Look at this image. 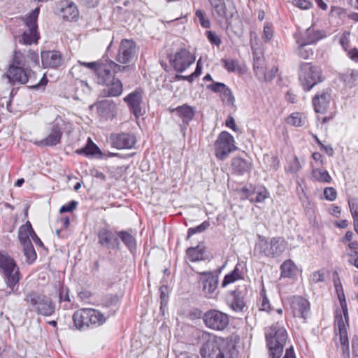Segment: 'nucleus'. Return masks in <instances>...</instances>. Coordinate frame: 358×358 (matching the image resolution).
<instances>
[{"label":"nucleus","mask_w":358,"mask_h":358,"mask_svg":"<svg viewBox=\"0 0 358 358\" xmlns=\"http://www.w3.org/2000/svg\"><path fill=\"white\" fill-rule=\"evenodd\" d=\"M298 76L299 83L305 92H309L324 80L321 68L311 62H300Z\"/></svg>","instance_id":"obj_7"},{"label":"nucleus","mask_w":358,"mask_h":358,"mask_svg":"<svg viewBox=\"0 0 358 358\" xmlns=\"http://www.w3.org/2000/svg\"><path fill=\"white\" fill-rule=\"evenodd\" d=\"M237 149L233 136L225 131L219 134L215 142V155L219 160L225 159L231 152Z\"/></svg>","instance_id":"obj_12"},{"label":"nucleus","mask_w":358,"mask_h":358,"mask_svg":"<svg viewBox=\"0 0 358 358\" xmlns=\"http://www.w3.org/2000/svg\"><path fill=\"white\" fill-rule=\"evenodd\" d=\"M298 48L295 50L296 55L303 59H308L310 58L313 54L314 52L312 48H307V45H302L301 43H297Z\"/></svg>","instance_id":"obj_42"},{"label":"nucleus","mask_w":358,"mask_h":358,"mask_svg":"<svg viewBox=\"0 0 358 358\" xmlns=\"http://www.w3.org/2000/svg\"><path fill=\"white\" fill-rule=\"evenodd\" d=\"M253 164L251 159H245L241 157H234L231 161V173L236 176H243L250 173Z\"/></svg>","instance_id":"obj_24"},{"label":"nucleus","mask_w":358,"mask_h":358,"mask_svg":"<svg viewBox=\"0 0 358 358\" xmlns=\"http://www.w3.org/2000/svg\"><path fill=\"white\" fill-rule=\"evenodd\" d=\"M41 64L43 69H57L64 62L62 53L59 50H43L41 52Z\"/></svg>","instance_id":"obj_17"},{"label":"nucleus","mask_w":358,"mask_h":358,"mask_svg":"<svg viewBox=\"0 0 358 358\" xmlns=\"http://www.w3.org/2000/svg\"><path fill=\"white\" fill-rule=\"evenodd\" d=\"M78 202L76 201L72 200L67 203L63 205L59 210L61 213H71L73 212L78 206Z\"/></svg>","instance_id":"obj_64"},{"label":"nucleus","mask_w":358,"mask_h":358,"mask_svg":"<svg viewBox=\"0 0 358 358\" xmlns=\"http://www.w3.org/2000/svg\"><path fill=\"white\" fill-rule=\"evenodd\" d=\"M132 232V229L120 230L119 241L122 242L129 252L134 256L137 252V240L136 233Z\"/></svg>","instance_id":"obj_25"},{"label":"nucleus","mask_w":358,"mask_h":358,"mask_svg":"<svg viewBox=\"0 0 358 358\" xmlns=\"http://www.w3.org/2000/svg\"><path fill=\"white\" fill-rule=\"evenodd\" d=\"M350 32L348 31H345L339 38V43L343 48L345 51H348V48L350 47Z\"/></svg>","instance_id":"obj_61"},{"label":"nucleus","mask_w":358,"mask_h":358,"mask_svg":"<svg viewBox=\"0 0 358 358\" xmlns=\"http://www.w3.org/2000/svg\"><path fill=\"white\" fill-rule=\"evenodd\" d=\"M172 113H176L182 122L185 124H188L191 120H193L196 111L193 106L188 105L187 103L182 104L171 110Z\"/></svg>","instance_id":"obj_27"},{"label":"nucleus","mask_w":358,"mask_h":358,"mask_svg":"<svg viewBox=\"0 0 358 358\" xmlns=\"http://www.w3.org/2000/svg\"><path fill=\"white\" fill-rule=\"evenodd\" d=\"M27 72V83L30 81L31 83H33L31 85L27 86L29 89H31L32 90H42L44 91L45 89V86L47 85L48 83V79L45 74L43 76L40 81L37 83H34L36 80L37 74L36 72H34L31 69V66L29 65V68Z\"/></svg>","instance_id":"obj_31"},{"label":"nucleus","mask_w":358,"mask_h":358,"mask_svg":"<svg viewBox=\"0 0 358 358\" xmlns=\"http://www.w3.org/2000/svg\"><path fill=\"white\" fill-rule=\"evenodd\" d=\"M292 3L303 10L310 9L313 6V3L309 0H292Z\"/></svg>","instance_id":"obj_63"},{"label":"nucleus","mask_w":358,"mask_h":358,"mask_svg":"<svg viewBox=\"0 0 358 358\" xmlns=\"http://www.w3.org/2000/svg\"><path fill=\"white\" fill-rule=\"evenodd\" d=\"M239 193L241 195L242 199H249L251 202V199H253L256 193V187L251 184L245 185L239 189Z\"/></svg>","instance_id":"obj_44"},{"label":"nucleus","mask_w":358,"mask_h":358,"mask_svg":"<svg viewBox=\"0 0 358 358\" xmlns=\"http://www.w3.org/2000/svg\"><path fill=\"white\" fill-rule=\"evenodd\" d=\"M40 39V34L37 30L29 29V31H24L19 36V43L26 45L33 43L37 44Z\"/></svg>","instance_id":"obj_36"},{"label":"nucleus","mask_w":358,"mask_h":358,"mask_svg":"<svg viewBox=\"0 0 358 358\" xmlns=\"http://www.w3.org/2000/svg\"><path fill=\"white\" fill-rule=\"evenodd\" d=\"M255 196L254 195L253 199H251V203H261L263 202L269 196V192L265 187H260L258 189L256 188Z\"/></svg>","instance_id":"obj_46"},{"label":"nucleus","mask_w":358,"mask_h":358,"mask_svg":"<svg viewBox=\"0 0 358 358\" xmlns=\"http://www.w3.org/2000/svg\"><path fill=\"white\" fill-rule=\"evenodd\" d=\"M221 62L223 64L224 68L229 72L235 71L236 67L238 64L237 61L234 59H222Z\"/></svg>","instance_id":"obj_60"},{"label":"nucleus","mask_w":358,"mask_h":358,"mask_svg":"<svg viewBox=\"0 0 358 358\" xmlns=\"http://www.w3.org/2000/svg\"><path fill=\"white\" fill-rule=\"evenodd\" d=\"M205 35L211 44L220 46L222 43L221 38L214 31H206Z\"/></svg>","instance_id":"obj_57"},{"label":"nucleus","mask_w":358,"mask_h":358,"mask_svg":"<svg viewBox=\"0 0 358 358\" xmlns=\"http://www.w3.org/2000/svg\"><path fill=\"white\" fill-rule=\"evenodd\" d=\"M160 292V308L167 306L169 299V288L167 285L162 284L159 287Z\"/></svg>","instance_id":"obj_47"},{"label":"nucleus","mask_w":358,"mask_h":358,"mask_svg":"<svg viewBox=\"0 0 358 358\" xmlns=\"http://www.w3.org/2000/svg\"><path fill=\"white\" fill-rule=\"evenodd\" d=\"M60 13L65 20H76L78 17V10L76 5L68 0H64L60 2Z\"/></svg>","instance_id":"obj_26"},{"label":"nucleus","mask_w":358,"mask_h":358,"mask_svg":"<svg viewBox=\"0 0 358 358\" xmlns=\"http://www.w3.org/2000/svg\"><path fill=\"white\" fill-rule=\"evenodd\" d=\"M137 46L133 39L124 38L119 46L116 60L120 64H127L136 54Z\"/></svg>","instance_id":"obj_16"},{"label":"nucleus","mask_w":358,"mask_h":358,"mask_svg":"<svg viewBox=\"0 0 358 358\" xmlns=\"http://www.w3.org/2000/svg\"><path fill=\"white\" fill-rule=\"evenodd\" d=\"M29 64L26 56L19 50H15L7 69L6 76L11 85L27 83V72Z\"/></svg>","instance_id":"obj_5"},{"label":"nucleus","mask_w":358,"mask_h":358,"mask_svg":"<svg viewBox=\"0 0 358 358\" xmlns=\"http://www.w3.org/2000/svg\"><path fill=\"white\" fill-rule=\"evenodd\" d=\"M348 203L352 218L358 217V198H350Z\"/></svg>","instance_id":"obj_56"},{"label":"nucleus","mask_w":358,"mask_h":358,"mask_svg":"<svg viewBox=\"0 0 358 358\" xmlns=\"http://www.w3.org/2000/svg\"><path fill=\"white\" fill-rule=\"evenodd\" d=\"M330 101V89H324L321 92H318L312 99V103L315 112L324 114L329 106Z\"/></svg>","instance_id":"obj_20"},{"label":"nucleus","mask_w":358,"mask_h":358,"mask_svg":"<svg viewBox=\"0 0 358 358\" xmlns=\"http://www.w3.org/2000/svg\"><path fill=\"white\" fill-rule=\"evenodd\" d=\"M205 251V248H200L199 245L189 247L186 250V255L192 262H199L205 259V258L203 257Z\"/></svg>","instance_id":"obj_40"},{"label":"nucleus","mask_w":358,"mask_h":358,"mask_svg":"<svg viewBox=\"0 0 358 358\" xmlns=\"http://www.w3.org/2000/svg\"><path fill=\"white\" fill-rule=\"evenodd\" d=\"M143 94L144 90L141 87H136L123 99L128 106L129 112L136 119H138L143 115L142 108Z\"/></svg>","instance_id":"obj_14"},{"label":"nucleus","mask_w":358,"mask_h":358,"mask_svg":"<svg viewBox=\"0 0 358 358\" xmlns=\"http://www.w3.org/2000/svg\"><path fill=\"white\" fill-rule=\"evenodd\" d=\"M199 282L202 284V290L206 296L210 298L218 285V275L211 271L199 272Z\"/></svg>","instance_id":"obj_19"},{"label":"nucleus","mask_w":358,"mask_h":358,"mask_svg":"<svg viewBox=\"0 0 358 358\" xmlns=\"http://www.w3.org/2000/svg\"><path fill=\"white\" fill-rule=\"evenodd\" d=\"M0 273L6 286L10 289L9 294L19 295V282L22 278L20 268L15 259L6 250H0Z\"/></svg>","instance_id":"obj_3"},{"label":"nucleus","mask_w":358,"mask_h":358,"mask_svg":"<svg viewBox=\"0 0 358 358\" xmlns=\"http://www.w3.org/2000/svg\"><path fill=\"white\" fill-rule=\"evenodd\" d=\"M40 13V8L37 7L32 10L25 17H24V24L29 29L37 30V20Z\"/></svg>","instance_id":"obj_41"},{"label":"nucleus","mask_w":358,"mask_h":358,"mask_svg":"<svg viewBox=\"0 0 358 358\" xmlns=\"http://www.w3.org/2000/svg\"><path fill=\"white\" fill-rule=\"evenodd\" d=\"M70 290L68 287L62 285L59 289V302H71L69 296Z\"/></svg>","instance_id":"obj_55"},{"label":"nucleus","mask_w":358,"mask_h":358,"mask_svg":"<svg viewBox=\"0 0 358 358\" xmlns=\"http://www.w3.org/2000/svg\"><path fill=\"white\" fill-rule=\"evenodd\" d=\"M273 37V25L270 22L264 24L262 38L264 43L269 42Z\"/></svg>","instance_id":"obj_48"},{"label":"nucleus","mask_w":358,"mask_h":358,"mask_svg":"<svg viewBox=\"0 0 358 358\" xmlns=\"http://www.w3.org/2000/svg\"><path fill=\"white\" fill-rule=\"evenodd\" d=\"M280 278H290L294 279L296 277L297 273L299 270L293 260L289 259L282 262L280 266Z\"/></svg>","instance_id":"obj_29"},{"label":"nucleus","mask_w":358,"mask_h":358,"mask_svg":"<svg viewBox=\"0 0 358 358\" xmlns=\"http://www.w3.org/2000/svg\"><path fill=\"white\" fill-rule=\"evenodd\" d=\"M338 79L343 83L345 87L352 89L358 85V70L348 69L339 74Z\"/></svg>","instance_id":"obj_30"},{"label":"nucleus","mask_w":358,"mask_h":358,"mask_svg":"<svg viewBox=\"0 0 358 358\" xmlns=\"http://www.w3.org/2000/svg\"><path fill=\"white\" fill-rule=\"evenodd\" d=\"M260 296H261V306H260L259 310L268 313L271 308L269 300L266 296V290L264 287L260 291Z\"/></svg>","instance_id":"obj_52"},{"label":"nucleus","mask_w":358,"mask_h":358,"mask_svg":"<svg viewBox=\"0 0 358 358\" xmlns=\"http://www.w3.org/2000/svg\"><path fill=\"white\" fill-rule=\"evenodd\" d=\"M34 229L30 221L27 220L25 224L21 225L18 229V239L20 243L31 241L30 237Z\"/></svg>","instance_id":"obj_37"},{"label":"nucleus","mask_w":358,"mask_h":358,"mask_svg":"<svg viewBox=\"0 0 358 358\" xmlns=\"http://www.w3.org/2000/svg\"><path fill=\"white\" fill-rule=\"evenodd\" d=\"M75 153L88 158L103 159L106 157V152H103L90 137L87 138L86 145L82 148L77 149Z\"/></svg>","instance_id":"obj_23"},{"label":"nucleus","mask_w":358,"mask_h":358,"mask_svg":"<svg viewBox=\"0 0 358 358\" xmlns=\"http://www.w3.org/2000/svg\"><path fill=\"white\" fill-rule=\"evenodd\" d=\"M324 196L325 199L333 201L337 196L336 190L332 187H327L324 189Z\"/></svg>","instance_id":"obj_62"},{"label":"nucleus","mask_w":358,"mask_h":358,"mask_svg":"<svg viewBox=\"0 0 358 358\" xmlns=\"http://www.w3.org/2000/svg\"><path fill=\"white\" fill-rule=\"evenodd\" d=\"M220 97L222 101L227 99V105L233 106L234 104L235 98L232 94L231 90L228 86L222 92Z\"/></svg>","instance_id":"obj_54"},{"label":"nucleus","mask_w":358,"mask_h":358,"mask_svg":"<svg viewBox=\"0 0 358 358\" xmlns=\"http://www.w3.org/2000/svg\"><path fill=\"white\" fill-rule=\"evenodd\" d=\"M24 301L31 312L43 316H51L55 313L56 305L53 300L44 294L31 290L27 293Z\"/></svg>","instance_id":"obj_6"},{"label":"nucleus","mask_w":358,"mask_h":358,"mask_svg":"<svg viewBox=\"0 0 358 358\" xmlns=\"http://www.w3.org/2000/svg\"><path fill=\"white\" fill-rule=\"evenodd\" d=\"M240 266L241 263L238 262L234 268L231 272L224 275L221 284L222 287H225L229 284L233 283L238 280H243L244 278L243 273L239 268Z\"/></svg>","instance_id":"obj_35"},{"label":"nucleus","mask_w":358,"mask_h":358,"mask_svg":"<svg viewBox=\"0 0 358 358\" xmlns=\"http://www.w3.org/2000/svg\"><path fill=\"white\" fill-rule=\"evenodd\" d=\"M210 224L208 220L203 221L201 224L195 227H190L187 229V235L186 237V240H189V238L197 233H202L205 231L209 227Z\"/></svg>","instance_id":"obj_45"},{"label":"nucleus","mask_w":358,"mask_h":358,"mask_svg":"<svg viewBox=\"0 0 358 358\" xmlns=\"http://www.w3.org/2000/svg\"><path fill=\"white\" fill-rule=\"evenodd\" d=\"M87 319L90 328H96L103 324L107 317L99 310L94 308H87Z\"/></svg>","instance_id":"obj_33"},{"label":"nucleus","mask_w":358,"mask_h":358,"mask_svg":"<svg viewBox=\"0 0 358 358\" xmlns=\"http://www.w3.org/2000/svg\"><path fill=\"white\" fill-rule=\"evenodd\" d=\"M294 38L296 43L302 45H310L316 43L319 40L323 38L321 31H315L312 27L306 29L304 32L297 31L294 34Z\"/></svg>","instance_id":"obj_21"},{"label":"nucleus","mask_w":358,"mask_h":358,"mask_svg":"<svg viewBox=\"0 0 358 358\" xmlns=\"http://www.w3.org/2000/svg\"><path fill=\"white\" fill-rule=\"evenodd\" d=\"M96 109L101 117L108 118L116 110V104L113 100L103 99L97 103Z\"/></svg>","instance_id":"obj_32"},{"label":"nucleus","mask_w":358,"mask_h":358,"mask_svg":"<svg viewBox=\"0 0 358 358\" xmlns=\"http://www.w3.org/2000/svg\"><path fill=\"white\" fill-rule=\"evenodd\" d=\"M63 135L62 127L59 123H54L51 127L50 134L45 138L35 142L39 147H52L61 143Z\"/></svg>","instance_id":"obj_22"},{"label":"nucleus","mask_w":358,"mask_h":358,"mask_svg":"<svg viewBox=\"0 0 358 358\" xmlns=\"http://www.w3.org/2000/svg\"><path fill=\"white\" fill-rule=\"evenodd\" d=\"M334 325L336 326L338 329L349 327L350 324H346L340 308H337L334 312Z\"/></svg>","instance_id":"obj_50"},{"label":"nucleus","mask_w":358,"mask_h":358,"mask_svg":"<svg viewBox=\"0 0 358 358\" xmlns=\"http://www.w3.org/2000/svg\"><path fill=\"white\" fill-rule=\"evenodd\" d=\"M328 273L325 268L320 269L313 272L310 275V281L311 283L317 284L320 282H324L325 280V273Z\"/></svg>","instance_id":"obj_49"},{"label":"nucleus","mask_w":358,"mask_h":358,"mask_svg":"<svg viewBox=\"0 0 358 358\" xmlns=\"http://www.w3.org/2000/svg\"><path fill=\"white\" fill-rule=\"evenodd\" d=\"M227 87V85L223 83L213 81L211 84L206 86L208 90H211L215 93H222V92Z\"/></svg>","instance_id":"obj_58"},{"label":"nucleus","mask_w":358,"mask_h":358,"mask_svg":"<svg viewBox=\"0 0 358 358\" xmlns=\"http://www.w3.org/2000/svg\"><path fill=\"white\" fill-rule=\"evenodd\" d=\"M287 124L294 126L301 127L303 124L301 116L299 113H292L287 119Z\"/></svg>","instance_id":"obj_53"},{"label":"nucleus","mask_w":358,"mask_h":358,"mask_svg":"<svg viewBox=\"0 0 358 358\" xmlns=\"http://www.w3.org/2000/svg\"><path fill=\"white\" fill-rule=\"evenodd\" d=\"M112 45L113 41L108 45L106 53L100 59V62L92 77L97 85L108 87L102 91L104 97H117L123 92L122 83L119 78H115L111 59L108 55Z\"/></svg>","instance_id":"obj_1"},{"label":"nucleus","mask_w":358,"mask_h":358,"mask_svg":"<svg viewBox=\"0 0 358 358\" xmlns=\"http://www.w3.org/2000/svg\"><path fill=\"white\" fill-rule=\"evenodd\" d=\"M119 231L104 221L103 226L99 227L96 233L98 245L109 251L120 250L121 243L119 241Z\"/></svg>","instance_id":"obj_9"},{"label":"nucleus","mask_w":358,"mask_h":358,"mask_svg":"<svg viewBox=\"0 0 358 358\" xmlns=\"http://www.w3.org/2000/svg\"><path fill=\"white\" fill-rule=\"evenodd\" d=\"M229 295L231 297L230 307L234 311H243L245 303L242 292L238 288H236L234 290L229 292Z\"/></svg>","instance_id":"obj_34"},{"label":"nucleus","mask_w":358,"mask_h":358,"mask_svg":"<svg viewBox=\"0 0 358 358\" xmlns=\"http://www.w3.org/2000/svg\"><path fill=\"white\" fill-rule=\"evenodd\" d=\"M212 7V15L220 26L228 29L231 23L234 13L227 10L224 0H208Z\"/></svg>","instance_id":"obj_13"},{"label":"nucleus","mask_w":358,"mask_h":358,"mask_svg":"<svg viewBox=\"0 0 358 358\" xmlns=\"http://www.w3.org/2000/svg\"><path fill=\"white\" fill-rule=\"evenodd\" d=\"M72 320L76 329L80 331L90 329L87 319V308H81L74 312Z\"/></svg>","instance_id":"obj_28"},{"label":"nucleus","mask_w":358,"mask_h":358,"mask_svg":"<svg viewBox=\"0 0 358 358\" xmlns=\"http://www.w3.org/2000/svg\"><path fill=\"white\" fill-rule=\"evenodd\" d=\"M167 58L175 71L181 73L195 62V56L185 48H180L174 55L168 54Z\"/></svg>","instance_id":"obj_11"},{"label":"nucleus","mask_w":358,"mask_h":358,"mask_svg":"<svg viewBox=\"0 0 358 358\" xmlns=\"http://www.w3.org/2000/svg\"><path fill=\"white\" fill-rule=\"evenodd\" d=\"M229 315L218 309L211 308L203 313V322L205 326L212 330L222 331L229 324Z\"/></svg>","instance_id":"obj_10"},{"label":"nucleus","mask_w":358,"mask_h":358,"mask_svg":"<svg viewBox=\"0 0 358 358\" xmlns=\"http://www.w3.org/2000/svg\"><path fill=\"white\" fill-rule=\"evenodd\" d=\"M286 248L287 242L282 236L269 238L258 235V242L255 245V250H258L260 255L271 258L280 257Z\"/></svg>","instance_id":"obj_8"},{"label":"nucleus","mask_w":358,"mask_h":358,"mask_svg":"<svg viewBox=\"0 0 358 358\" xmlns=\"http://www.w3.org/2000/svg\"><path fill=\"white\" fill-rule=\"evenodd\" d=\"M194 20L195 22L198 20L201 26L205 29H208L211 26L210 20L206 17L205 12L201 9L196 10Z\"/></svg>","instance_id":"obj_43"},{"label":"nucleus","mask_w":358,"mask_h":358,"mask_svg":"<svg viewBox=\"0 0 358 358\" xmlns=\"http://www.w3.org/2000/svg\"><path fill=\"white\" fill-rule=\"evenodd\" d=\"M119 302V296L117 294H107L102 299V304L105 307L114 306Z\"/></svg>","instance_id":"obj_51"},{"label":"nucleus","mask_w":358,"mask_h":358,"mask_svg":"<svg viewBox=\"0 0 358 358\" xmlns=\"http://www.w3.org/2000/svg\"><path fill=\"white\" fill-rule=\"evenodd\" d=\"M288 335L286 329L279 322L273 324L266 329L265 339L268 349L269 358H280Z\"/></svg>","instance_id":"obj_4"},{"label":"nucleus","mask_w":358,"mask_h":358,"mask_svg":"<svg viewBox=\"0 0 358 358\" xmlns=\"http://www.w3.org/2000/svg\"><path fill=\"white\" fill-rule=\"evenodd\" d=\"M20 244L22 246V251L25 257L26 263L32 264L37 259V253L31 241L25 242L24 243H22Z\"/></svg>","instance_id":"obj_38"},{"label":"nucleus","mask_w":358,"mask_h":358,"mask_svg":"<svg viewBox=\"0 0 358 358\" xmlns=\"http://www.w3.org/2000/svg\"><path fill=\"white\" fill-rule=\"evenodd\" d=\"M136 142V136L130 132L112 133L109 137L110 146L118 150L132 149Z\"/></svg>","instance_id":"obj_15"},{"label":"nucleus","mask_w":358,"mask_h":358,"mask_svg":"<svg viewBox=\"0 0 358 358\" xmlns=\"http://www.w3.org/2000/svg\"><path fill=\"white\" fill-rule=\"evenodd\" d=\"M311 179L319 182L330 183L332 180L329 172L324 169L314 168L311 171Z\"/></svg>","instance_id":"obj_39"},{"label":"nucleus","mask_w":358,"mask_h":358,"mask_svg":"<svg viewBox=\"0 0 358 358\" xmlns=\"http://www.w3.org/2000/svg\"><path fill=\"white\" fill-rule=\"evenodd\" d=\"M238 341L239 337L234 335L209 336L200 348V355L201 358H236Z\"/></svg>","instance_id":"obj_2"},{"label":"nucleus","mask_w":358,"mask_h":358,"mask_svg":"<svg viewBox=\"0 0 358 358\" xmlns=\"http://www.w3.org/2000/svg\"><path fill=\"white\" fill-rule=\"evenodd\" d=\"M289 303L294 317L303 318L306 321L310 310L308 300L301 296H293L289 299Z\"/></svg>","instance_id":"obj_18"},{"label":"nucleus","mask_w":358,"mask_h":358,"mask_svg":"<svg viewBox=\"0 0 358 358\" xmlns=\"http://www.w3.org/2000/svg\"><path fill=\"white\" fill-rule=\"evenodd\" d=\"M301 169V165L298 157L294 155L292 162H289L287 171L291 173H296Z\"/></svg>","instance_id":"obj_59"}]
</instances>
